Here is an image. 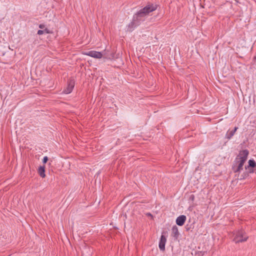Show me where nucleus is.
Here are the masks:
<instances>
[{
    "label": "nucleus",
    "mask_w": 256,
    "mask_h": 256,
    "mask_svg": "<svg viewBox=\"0 0 256 256\" xmlns=\"http://www.w3.org/2000/svg\"><path fill=\"white\" fill-rule=\"evenodd\" d=\"M238 128V127H235L234 130H228L226 135V138L228 140L230 139L234 135Z\"/></svg>",
    "instance_id": "obj_9"
},
{
    "label": "nucleus",
    "mask_w": 256,
    "mask_h": 256,
    "mask_svg": "<svg viewBox=\"0 0 256 256\" xmlns=\"http://www.w3.org/2000/svg\"><path fill=\"white\" fill-rule=\"evenodd\" d=\"M156 9L152 5H148L141 9L133 17L132 21L128 25V30L132 31L133 28L138 26L142 22L145 20L148 14Z\"/></svg>",
    "instance_id": "obj_1"
},
{
    "label": "nucleus",
    "mask_w": 256,
    "mask_h": 256,
    "mask_svg": "<svg viewBox=\"0 0 256 256\" xmlns=\"http://www.w3.org/2000/svg\"><path fill=\"white\" fill-rule=\"evenodd\" d=\"M256 166V162L254 160H250L248 161V166H245V168L247 170L250 167L254 168Z\"/></svg>",
    "instance_id": "obj_12"
},
{
    "label": "nucleus",
    "mask_w": 256,
    "mask_h": 256,
    "mask_svg": "<svg viewBox=\"0 0 256 256\" xmlns=\"http://www.w3.org/2000/svg\"><path fill=\"white\" fill-rule=\"evenodd\" d=\"M39 28L40 29H44V26L42 24H40L39 25Z\"/></svg>",
    "instance_id": "obj_16"
},
{
    "label": "nucleus",
    "mask_w": 256,
    "mask_h": 256,
    "mask_svg": "<svg viewBox=\"0 0 256 256\" xmlns=\"http://www.w3.org/2000/svg\"><path fill=\"white\" fill-rule=\"evenodd\" d=\"M186 220V216L184 215H182L177 218L176 220V224L180 226H182L184 224Z\"/></svg>",
    "instance_id": "obj_8"
},
{
    "label": "nucleus",
    "mask_w": 256,
    "mask_h": 256,
    "mask_svg": "<svg viewBox=\"0 0 256 256\" xmlns=\"http://www.w3.org/2000/svg\"><path fill=\"white\" fill-rule=\"evenodd\" d=\"M48 158L46 156L44 158L42 162H43V163L46 164L48 162Z\"/></svg>",
    "instance_id": "obj_13"
},
{
    "label": "nucleus",
    "mask_w": 256,
    "mask_h": 256,
    "mask_svg": "<svg viewBox=\"0 0 256 256\" xmlns=\"http://www.w3.org/2000/svg\"><path fill=\"white\" fill-rule=\"evenodd\" d=\"M172 234L173 236L176 238H178L179 235L178 228L176 226H174L172 228Z\"/></svg>",
    "instance_id": "obj_11"
},
{
    "label": "nucleus",
    "mask_w": 256,
    "mask_h": 256,
    "mask_svg": "<svg viewBox=\"0 0 256 256\" xmlns=\"http://www.w3.org/2000/svg\"><path fill=\"white\" fill-rule=\"evenodd\" d=\"M38 174H40V176L44 178L46 176V174H45V167L44 166H40V168H38Z\"/></svg>",
    "instance_id": "obj_10"
},
{
    "label": "nucleus",
    "mask_w": 256,
    "mask_h": 256,
    "mask_svg": "<svg viewBox=\"0 0 256 256\" xmlns=\"http://www.w3.org/2000/svg\"><path fill=\"white\" fill-rule=\"evenodd\" d=\"M43 31H44V33H46V34L50 33V30L48 28H45L44 30H43Z\"/></svg>",
    "instance_id": "obj_15"
},
{
    "label": "nucleus",
    "mask_w": 256,
    "mask_h": 256,
    "mask_svg": "<svg viewBox=\"0 0 256 256\" xmlns=\"http://www.w3.org/2000/svg\"><path fill=\"white\" fill-rule=\"evenodd\" d=\"M74 86V82L72 80L70 81L68 84L66 88L64 90V92L66 94H68L70 93L73 90Z\"/></svg>",
    "instance_id": "obj_7"
},
{
    "label": "nucleus",
    "mask_w": 256,
    "mask_h": 256,
    "mask_svg": "<svg viewBox=\"0 0 256 256\" xmlns=\"http://www.w3.org/2000/svg\"><path fill=\"white\" fill-rule=\"evenodd\" d=\"M245 162H244V160H235V164L233 167L234 171L235 172H240L241 170H242L244 164Z\"/></svg>",
    "instance_id": "obj_4"
},
{
    "label": "nucleus",
    "mask_w": 256,
    "mask_h": 256,
    "mask_svg": "<svg viewBox=\"0 0 256 256\" xmlns=\"http://www.w3.org/2000/svg\"><path fill=\"white\" fill-rule=\"evenodd\" d=\"M86 55L88 56H90L96 58H100L102 57L104 58H106L107 56H106V52L104 51L102 52H98L94 50H91L85 54Z\"/></svg>",
    "instance_id": "obj_3"
},
{
    "label": "nucleus",
    "mask_w": 256,
    "mask_h": 256,
    "mask_svg": "<svg viewBox=\"0 0 256 256\" xmlns=\"http://www.w3.org/2000/svg\"><path fill=\"white\" fill-rule=\"evenodd\" d=\"M248 154V151L246 150L240 151L238 156L236 158V160H244V162H245L247 160Z\"/></svg>",
    "instance_id": "obj_5"
},
{
    "label": "nucleus",
    "mask_w": 256,
    "mask_h": 256,
    "mask_svg": "<svg viewBox=\"0 0 256 256\" xmlns=\"http://www.w3.org/2000/svg\"><path fill=\"white\" fill-rule=\"evenodd\" d=\"M166 241V237L164 235H162L159 242V248L162 251H164L165 250Z\"/></svg>",
    "instance_id": "obj_6"
},
{
    "label": "nucleus",
    "mask_w": 256,
    "mask_h": 256,
    "mask_svg": "<svg viewBox=\"0 0 256 256\" xmlns=\"http://www.w3.org/2000/svg\"><path fill=\"white\" fill-rule=\"evenodd\" d=\"M248 238V236L244 234V232L242 230H240L236 233V236L234 239V241L236 243L243 242L246 241Z\"/></svg>",
    "instance_id": "obj_2"
},
{
    "label": "nucleus",
    "mask_w": 256,
    "mask_h": 256,
    "mask_svg": "<svg viewBox=\"0 0 256 256\" xmlns=\"http://www.w3.org/2000/svg\"><path fill=\"white\" fill-rule=\"evenodd\" d=\"M44 34V31H43V30H38V35H41V34Z\"/></svg>",
    "instance_id": "obj_14"
}]
</instances>
